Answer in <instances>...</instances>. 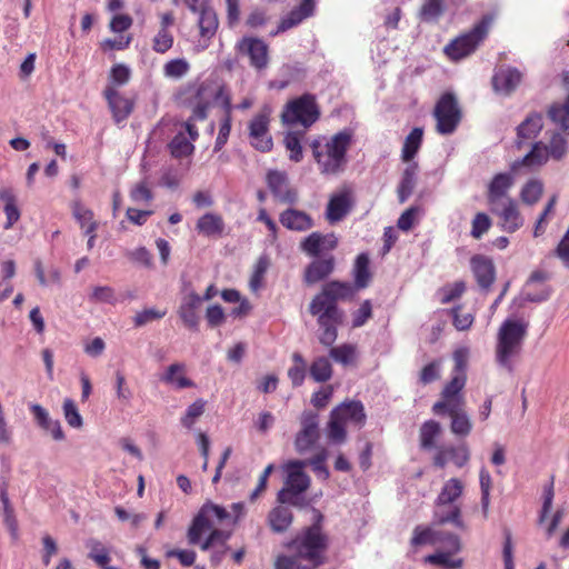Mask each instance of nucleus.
Segmentation results:
<instances>
[{
    "label": "nucleus",
    "mask_w": 569,
    "mask_h": 569,
    "mask_svg": "<svg viewBox=\"0 0 569 569\" xmlns=\"http://www.w3.org/2000/svg\"><path fill=\"white\" fill-rule=\"evenodd\" d=\"M230 519V513L222 506L213 502H206L193 518L188 529V541L190 545H199L202 550L224 546L230 539V532L214 529L216 525Z\"/></svg>",
    "instance_id": "1"
},
{
    "label": "nucleus",
    "mask_w": 569,
    "mask_h": 569,
    "mask_svg": "<svg viewBox=\"0 0 569 569\" xmlns=\"http://www.w3.org/2000/svg\"><path fill=\"white\" fill-rule=\"evenodd\" d=\"M529 323L522 318H507L498 329L495 361L508 373H513L521 356Z\"/></svg>",
    "instance_id": "2"
},
{
    "label": "nucleus",
    "mask_w": 569,
    "mask_h": 569,
    "mask_svg": "<svg viewBox=\"0 0 569 569\" xmlns=\"http://www.w3.org/2000/svg\"><path fill=\"white\" fill-rule=\"evenodd\" d=\"M296 550V556L281 555L276 560V569H306L300 560H308L317 567L323 563V553L327 548V537L322 533L318 525L306 529L299 537L291 542Z\"/></svg>",
    "instance_id": "3"
},
{
    "label": "nucleus",
    "mask_w": 569,
    "mask_h": 569,
    "mask_svg": "<svg viewBox=\"0 0 569 569\" xmlns=\"http://www.w3.org/2000/svg\"><path fill=\"white\" fill-rule=\"evenodd\" d=\"M351 142L350 130H342L329 139L319 138L311 142L312 156L321 174L337 176L343 171Z\"/></svg>",
    "instance_id": "4"
},
{
    "label": "nucleus",
    "mask_w": 569,
    "mask_h": 569,
    "mask_svg": "<svg viewBox=\"0 0 569 569\" xmlns=\"http://www.w3.org/2000/svg\"><path fill=\"white\" fill-rule=\"evenodd\" d=\"M306 467L307 461L300 460H290L283 466L287 477L283 487L278 492L280 503L301 505V495L310 486V477L303 471Z\"/></svg>",
    "instance_id": "5"
},
{
    "label": "nucleus",
    "mask_w": 569,
    "mask_h": 569,
    "mask_svg": "<svg viewBox=\"0 0 569 569\" xmlns=\"http://www.w3.org/2000/svg\"><path fill=\"white\" fill-rule=\"evenodd\" d=\"M320 117V109L316 97L305 93L290 100L283 108L281 120L287 126L311 127Z\"/></svg>",
    "instance_id": "6"
},
{
    "label": "nucleus",
    "mask_w": 569,
    "mask_h": 569,
    "mask_svg": "<svg viewBox=\"0 0 569 569\" xmlns=\"http://www.w3.org/2000/svg\"><path fill=\"white\" fill-rule=\"evenodd\" d=\"M491 18L485 17L469 32L453 39L445 47L446 54L452 61H459L471 54L487 37Z\"/></svg>",
    "instance_id": "7"
},
{
    "label": "nucleus",
    "mask_w": 569,
    "mask_h": 569,
    "mask_svg": "<svg viewBox=\"0 0 569 569\" xmlns=\"http://www.w3.org/2000/svg\"><path fill=\"white\" fill-rule=\"evenodd\" d=\"M433 117L437 120V132L443 136L456 131L461 120V110L452 93H445L438 100Z\"/></svg>",
    "instance_id": "8"
},
{
    "label": "nucleus",
    "mask_w": 569,
    "mask_h": 569,
    "mask_svg": "<svg viewBox=\"0 0 569 569\" xmlns=\"http://www.w3.org/2000/svg\"><path fill=\"white\" fill-rule=\"evenodd\" d=\"M271 109L263 107L249 122V139L251 146L261 152H269L273 141L269 132Z\"/></svg>",
    "instance_id": "9"
},
{
    "label": "nucleus",
    "mask_w": 569,
    "mask_h": 569,
    "mask_svg": "<svg viewBox=\"0 0 569 569\" xmlns=\"http://www.w3.org/2000/svg\"><path fill=\"white\" fill-rule=\"evenodd\" d=\"M187 100L192 106V119L204 120L207 111L213 99L223 96L222 89H217L211 84L200 83L192 86L187 90Z\"/></svg>",
    "instance_id": "10"
},
{
    "label": "nucleus",
    "mask_w": 569,
    "mask_h": 569,
    "mask_svg": "<svg viewBox=\"0 0 569 569\" xmlns=\"http://www.w3.org/2000/svg\"><path fill=\"white\" fill-rule=\"evenodd\" d=\"M549 160L548 147L542 141L532 143L531 149L522 158L513 161L510 166L511 172L526 174L539 170Z\"/></svg>",
    "instance_id": "11"
},
{
    "label": "nucleus",
    "mask_w": 569,
    "mask_h": 569,
    "mask_svg": "<svg viewBox=\"0 0 569 569\" xmlns=\"http://www.w3.org/2000/svg\"><path fill=\"white\" fill-rule=\"evenodd\" d=\"M266 180L269 190L277 201L284 204L298 202V191L290 187L288 174L284 171L269 170Z\"/></svg>",
    "instance_id": "12"
},
{
    "label": "nucleus",
    "mask_w": 569,
    "mask_h": 569,
    "mask_svg": "<svg viewBox=\"0 0 569 569\" xmlns=\"http://www.w3.org/2000/svg\"><path fill=\"white\" fill-rule=\"evenodd\" d=\"M301 429L297 433L295 446L298 452L309 450L320 438L319 418L312 411H305L300 418Z\"/></svg>",
    "instance_id": "13"
},
{
    "label": "nucleus",
    "mask_w": 569,
    "mask_h": 569,
    "mask_svg": "<svg viewBox=\"0 0 569 569\" xmlns=\"http://www.w3.org/2000/svg\"><path fill=\"white\" fill-rule=\"evenodd\" d=\"M236 49L241 56L249 58L253 68L260 70L267 67L269 48L263 40L244 37L237 42Z\"/></svg>",
    "instance_id": "14"
},
{
    "label": "nucleus",
    "mask_w": 569,
    "mask_h": 569,
    "mask_svg": "<svg viewBox=\"0 0 569 569\" xmlns=\"http://www.w3.org/2000/svg\"><path fill=\"white\" fill-rule=\"evenodd\" d=\"M201 296L191 290L182 297L177 311L183 325L193 331H198L199 329V309L201 307Z\"/></svg>",
    "instance_id": "15"
},
{
    "label": "nucleus",
    "mask_w": 569,
    "mask_h": 569,
    "mask_svg": "<svg viewBox=\"0 0 569 569\" xmlns=\"http://www.w3.org/2000/svg\"><path fill=\"white\" fill-rule=\"evenodd\" d=\"M160 24L157 33L152 39V50L163 54L168 52L174 43L172 27L174 24V16L171 11L159 13Z\"/></svg>",
    "instance_id": "16"
},
{
    "label": "nucleus",
    "mask_w": 569,
    "mask_h": 569,
    "mask_svg": "<svg viewBox=\"0 0 569 569\" xmlns=\"http://www.w3.org/2000/svg\"><path fill=\"white\" fill-rule=\"evenodd\" d=\"M72 216L79 223L83 233L88 237L87 248L91 250L96 244L98 222L94 220V214L91 209L82 204L81 201L76 200L71 203Z\"/></svg>",
    "instance_id": "17"
},
{
    "label": "nucleus",
    "mask_w": 569,
    "mask_h": 569,
    "mask_svg": "<svg viewBox=\"0 0 569 569\" xmlns=\"http://www.w3.org/2000/svg\"><path fill=\"white\" fill-rule=\"evenodd\" d=\"M197 12H199L198 26L200 30V40L198 41L197 49L202 51L209 47L210 40L218 30L219 21L214 10L207 7V4L198 9Z\"/></svg>",
    "instance_id": "18"
},
{
    "label": "nucleus",
    "mask_w": 569,
    "mask_h": 569,
    "mask_svg": "<svg viewBox=\"0 0 569 569\" xmlns=\"http://www.w3.org/2000/svg\"><path fill=\"white\" fill-rule=\"evenodd\" d=\"M491 207V212L496 213L501 220V227L507 232H515L523 224V218L521 217L517 202L507 198L505 202Z\"/></svg>",
    "instance_id": "19"
},
{
    "label": "nucleus",
    "mask_w": 569,
    "mask_h": 569,
    "mask_svg": "<svg viewBox=\"0 0 569 569\" xmlns=\"http://www.w3.org/2000/svg\"><path fill=\"white\" fill-rule=\"evenodd\" d=\"M469 459L470 451L468 446L466 443H460L458 446L438 448L433 457V463L439 468H443L449 461H451L455 466L461 468L467 465Z\"/></svg>",
    "instance_id": "20"
},
{
    "label": "nucleus",
    "mask_w": 569,
    "mask_h": 569,
    "mask_svg": "<svg viewBox=\"0 0 569 569\" xmlns=\"http://www.w3.org/2000/svg\"><path fill=\"white\" fill-rule=\"evenodd\" d=\"M543 128V118L541 113H529L526 119L517 127V139L515 146L521 150L529 141L535 140Z\"/></svg>",
    "instance_id": "21"
},
{
    "label": "nucleus",
    "mask_w": 569,
    "mask_h": 569,
    "mask_svg": "<svg viewBox=\"0 0 569 569\" xmlns=\"http://www.w3.org/2000/svg\"><path fill=\"white\" fill-rule=\"evenodd\" d=\"M515 183V178L511 172L497 173L488 186V202L490 206H500L505 202L508 191Z\"/></svg>",
    "instance_id": "22"
},
{
    "label": "nucleus",
    "mask_w": 569,
    "mask_h": 569,
    "mask_svg": "<svg viewBox=\"0 0 569 569\" xmlns=\"http://www.w3.org/2000/svg\"><path fill=\"white\" fill-rule=\"evenodd\" d=\"M104 97L117 123L124 121L133 111V101L121 96L114 87H108Z\"/></svg>",
    "instance_id": "23"
},
{
    "label": "nucleus",
    "mask_w": 569,
    "mask_h": 569,
    "mask_svg": "<svg viewBox=\"0 0 569 569\" xmlns=\"http://www.w3.org/2000/svg\"><path fill=\"white\" fill-rule=\"evenodd\" d=\"M521 72L512 67L500 68L492 78V86L496 92L500 94H510L520 83Z\"/></svg>",
    "instance_id": "24"
},
{
    "label": "nucleus",
    "mask_w": 569,
    "mask_h": 569,
    "mask_svg": "<svg viewBox=\"0 0 569 569\" xmlns=\"http://www.w3.org/2000/svg\"><path fill=\"white\" fill-rule=\"evenodd\" d=\"M30 410L33 413L37 425L46 432L50 433L56 441H62L66 435L62 430L61 422L58 419L51 418L48 410L38 403L30 405Z\"/></svg>",
    "instance_id": "25"
},
{
    "label": "nucleus",
    "mask_w": 569,
    "mask_h": 569,
    "mask_svg": "<svg viewBox=\"0 0 569 569\" xmlns=\"http://www.w3.org/2000/svg\"><path fill=\"white\" fill-rule=\"evenodd\" d=\"M342 422L352 423L357 428H362L366 423L365 407L360 401H346L332 410Z\"/></svg>",
    "instance_id": "26"
},
{
    "label": "nucleus",
    "mask_w": 569,
    "mask_h": 569,
    "mask_svg": "<svg viewBox=\"0 0 569 569\" xmlns=\"http://www.w3.org/2000/svg\"><path fill=\"white\" fill-rule=\"evenodd\" d=\"M351 209V197L347 190L335 193L330 197L326 209V218L330 223L342 220Z\"/></svg>",
    "instance_id": "27"
},
{
    "label": "nucleus",
    "mask_w": 569,
    "mask_h": 569,
    "mask_svg": "<svg viewBox=\"0 0 569 569\" xmlns=\"http://www.w3.org/2000/svg\"><path fill=\"white\" fill-rule=\"evenodd\" d=\"M280 223L288 230L305 232L313 227V219L305 211L289 208L279 216Z\"/></svg>",
    "instance_id": "28"
},
{
    "label": "nucleus",
    "mask_w": 569,
    "mask_h": 569,
    "mask_svg": "<svg viewBox=\"0 0 569 569\" xmlns=\"http://www.w3.org/2000/svg\"><path fill=\"white\" fill-rule=\"evenodd\" d=\"M316 0H302L300 6L289 12V14L283 18L278 26V29L272 32L273 36L283 32L297 24H299L305 19L311 17L315 12Z\"/></svg>",
    "instance_id": "29"
},
{
    "label": "nucleus",
    "mask_w": 569,
    "mask_h": 569,
    "mask_svg": "<svg viewBox=\"0 0 569 569\" xmlns=\"http://www.w3.org/2000/svg\"><path fill=\"white\" fill-rule=\"evenodd\" d=\"M161 381L174 389L194 387V382L186 376V365L182 362L171 363L161 376Z\"/></svg>",
    "instance_id": "30"
},
{
    "label": "nucleus",
    "mask_w": 569,
    "mask_h": 569,
    "mask_svg": "<svg viewBox=\"0 0 569 569\" xmlns=\"http://www.w3.org/2000/svg\"><path fill=\"white\" fill-rule=\"evenodd\" d=\"M342 312L332 316H320L318 318V325L321 329L319 341L326 346L331 347L338 337L337 327L342 321Z\"/></svg>",
    "instance_id": "31"
},
{
    "label": "nucleus",
    "mask_w": 569,
    "mask_h": 569,
    "mask_svg": "<svg viewBox=\"0 0 569 569\" xmlns=\"http://www.w3.org/2000/svg\"><path fill=\"white\" fill-rule=\"evenodd\" d=\"M471 267L478 284L488 289L495 280V268L492 262L481 256H476L471 259Z\"/></svg>",
    "instance_id": "32"
},
{
    "label": "nucleus",
    "mask_w": 569,
    "mask_h": 569,
    "mask_svg": "<svg viewBox=\"0 0 569 569\" xmlns=\"http://www.w3.org/2000/svg\"><path fill=\"white\" fill-rule=\"evenodd\" d=\"M433 522L436 525L451 523L460 530L467 529V526L461 518V509L458 505H448L446 507L436 506L433 512Z\"/></svg>",
    "instance_id": "33"
},
{
    "label": "nucleus",
    "mask_w": 569,
    "mask_h": 569,
    "mask_svg": "<svg viewBox=\"0 0 569 569\" xmlns=\"http://www.w3.org/2000/svg\"><path fill=\"white\" fill-rule=\"evenodd\" d=\"M463 492V483L457 478L447 480L441 491L436 499V506L446 507L448 505H455V502L461 497Z\"/></svg>",
    "instance_id": "34"
},
{
    "label": "nucleus",
    "mask_w": 569,
    "mask_h": 569,
    "mask_svg": "<svg viewBox=\"0 0 569 569\" xmlns=\"http://www.w3.org/2000/svg\"><path fill=\"white\" fill-rule=\"evenodd\" d=\"M224 222L220 214L207 212L197 221V230L207 237L220 236L223 232Z\"/></svg>",
    "instance_id": "35"
},
{
    "label": "nucleus",
    "mask_w": 569,
    "mask_h": 569,
    "mask_svg": "<svg viewBox=\"0 0 569 569\" xmlns=\"http://www.w3.org/2000/svg\"><path fill=\"white\" fill-rule=\"evenodd\" d=\"M418 164L410 162L403 170L400 183L398 186V199L400 203L407 201L412 193L417 180Z\"/></svg>",
    "instance_id": "36"
},
{
    "label": "nucleus",
    "mask_w": 569,
    "mask_h": 569,
    "mask_svg": "<svg viewBox=\"0 0 569 569\" xmlns=\"http://www.w3.org/2000/svg\"><path fill=\"white\" fill-rule=\"evenodd\" d=\"M333 270V258L315 260L306 270L305 279L308 283H316L328 277Z\"/></svg>",
    "instance_id": "37"
},
{
    "label": "nucleus",
    "mask_w": 569,
    "mask_h": 569,
    "mask_svg": "<svg viewBox=\"0 0 569 569\" xmlns=\"http://www.w3.org/2000/svg\"><path fill=\"white\" fill-rule=\"evenodd\" d=\"M310 312L319 318L320 316H332L342 311L338 308L333 299L327 296L322 290L312 299L310 303Z\"/></svg>",
    "instance_id": "38"
},
{
    "label": "nucleus",
    "mask_w": 569,
    "mask_h": 569,
    "mask_svg": "<svg viewBox=\"0 0 569 569\" xmlns=\"http://www.w3.org/2000/svg\"><path fill=\"white\" fill-rule=\"evenodd\" d=\"M268 521L274 532H283L292 522V512L288 507L277 506L269 512Z\"/></svg>",
    "instance_id": "39"
},
{
    "label": "nucleus",
    "mask_w": 569,
    "mask_h": 569,
    "mask_svg": "<svg viewBox=\"0 0 569 569\" xmlns=\"http://www.w3.org/2000/svg\"><path fill=\"white\" fill-rule=\"evenodd\" d=\"M441 426L436 420H428L420 427L419 439L420 447L425 450L436 448V440L441 435Z\"/></svg>",
    "instance_id": "40"
},
{
    "label": "nucleus",
    "mask_w": 569,
    "mask_h": 569,
    "mask_svg": "<svg viewBox=\"0 0 569 569\" xmlns=\"http://www.w3.org/2000/svg\"><path fill=\"white\" fill-rule=\"evenodd\" d=\"M86 547L89 549L88 557L100 568H108V563L111 561L109 549L97 539H88Z\"/></svg>",
    "instance_id": "41"
},
{
    "label": "nucleus",
    "mask_w": 569,
    "mask_h": 569,
    "mask_svg": "<svg viewBox=\"0 0 569 569\" xmlns=\"http://www.w3.org/2000/svg\"><path fill=\"white\" fill-rule=\"evenodd\" d=\"M439 533L440 530H436L428 526H417L413 529V533L411 537V546L412 547H421V546H435L437 547L439 542Z\"/></svg>",
    "instance_id": "42"
},
{
    "label": "nucleus",
    "mask_w": 569,
    "mask_h": 569,
    "mask_svg": "<svg viewBox=\"0 0 569 569\" xmlns=\"http://www.w3.org/2000/svg\"><path fill=\"white\" fill-rule=\"evenodd\" d=\"M355 286L357 289L368 287L371 280V272L369 270V257L367 253H360L353 267Z\"/></svg>",
    "instance_id": "43"
},
{
    "label": "nucleus",
    "mask_w": 569,
    "mask_h": 569,
    "mask_svg": "<svg viewBox=\"0 0 569 569\" xmlns=\"http://www.w3.org/2000/svg\"><path fill=\"white\" fill-rule=\"evenodd\" d=\"M463 407H465L463 396H455V397L442 398L440 401H437L432 407V411L436 415L448 413L451 417V416L465 412Z\"/></svg>",
    "instance_id": "44"
},
{
    "label": "nucleus",
    "mask_w": 569,
    "mask_h": 569,
    "mask_svg": "<svg viewBox=\"0 0 569 569\" xmlns=\"http://www.w3.org/2000/svg\"><path fill=\"white\" fill-rule=\"evenodd\" d=\"M543 193V182L533 178L528 180L520 190V199L528 206L536 204Z\"/></svg>",
    "instance_id": "45"
},
{
    "label": "nucleus",
    "mask_w": 569,
    "mask_h": 569,
    "mask_svg": "<svg viewBox=\"0 0 569 569\" xmlns=\"http://www.w3.org/2000/svg\"><path fill=\"white\" fill-rule=\"evenodd\" d=\"M456 553L437 550L435 553L425 558V561L431 565L440 566L445 569H459L463 565L461 558H456Z\"/></svg>",
    "instance_id": "46"
},
{
    "label": "nucleus",
    "mask_w": 569,
    "mask_h": 569,
    "mask_svg": "<svg viewBox=\"0 0 569 569\" xmlns=\"http://www.w3.org/2000/svg\"><path fill=\"white\" fill-rule=\"evenodd\" d=\"M445 0H423L419 18L423 22H437L445 12Z\"/></svg>",
    "instance_id": "47"
},
{
    "label": "nucleus",
    "mask_w": 569,
    "mask_h": 569,
    "mask_svg": "<svg viewBox=\"0 0 569 569\" xmlns=\"http://www.w3.org/2000/svg\"><path fill=\"white\" fill-rule=\"evenodd\" d=\"M422 134L423 131L421 128H413L407 136L401 152V158L403 161L410 162L417 154L422 142Z\"/></svg>",
    "instance_id": "48"
},
{
    "label": "nucleus",
    "mask_w": 569,
    "mask_h": 569,
    "mask_svg": "<svg viewBox=\"0 0 569 569\" xmlns=\"http://www.w3.org/2000/svg\"><path fill=\"white\" fill-rule=\"evenodd\" d=\"M346 423L339 419L333 411L330 413V419L327 425V437L332 443H343L347 438Z\"/></svg>",
    "instance_id": "49"
},
{
    "label": "nucleus",
    "mask_w": 569,
    "mask_h": 569,
    "mask_svg": "<svg viewBox=\"0 0 569 569\" xmlns=\"http://www.w3.org/2000/svg\"><path fill=\"white\" fill-rule=\"evenodd\" d=\"M311 378L316 382H326L332 376V367L328 358L318 357L313 360L309 369Z\"/></svg>",
    "instance_id": "50"
},
{
    "label": "nucleus",
    "mask_w": 569,
    "mask_h": 569,
    "mask_svg": "<svg viewBox=\"0 0 569 569\" xmlns=\"http://www.w3.org/2000/svg\"><path fill=\"white\" fill-rule=\"evenodd\" d=\"M223 107L226 108L227 114L221 119L219 133L214 142V151H220L227 143L230 131H231V104L228 98L223 99Z\"/></svg>",
    "instance_id": "51"
},
{
    "label": "nucleus",
    "mask_w": 569,
    "mask_h": 569,
    "mask_svg": "<svg viewBox=\"0 0 569 569\" xmlns=\"http://www.w3.org/2000/svg\"><path fill=\"white\" fill-rule=\"evenodd\" d=\"M206 405L207 402L202 398H198L189 405L184 415L180 419L181 425L187 429H191L197 420L203 415Z\"/></svg>",
    "instance_id": "52"
},
{
    "label": "nucleus",
    "mask_w": 569,
    "mask_h": 569,
    "mask_svg": "<svg viewBox=\"0 0 569 569\" xmlns=\"http://www.w3.org/2000/svg\"><path fill=\"white\" fill-rule=\"evenodd\" d=\"M548 116L560 129L569 133V96L563 104H552Z\"/></svg>",
    "instance_id": "53"
},
{
    "label": "nucleus",
    "mask_w": 569,
    "mask_h": 569,
    "mask_svg": "<svg viewBox=\"0 0 569 569\" xmlns=\"http://www.w3.org/2000/svg\"><path fill=\"white\" fill-rule=\"evenodd\" d=\"M269 266L270 261L266 254H262L258 258L249 282L252 291H258L263 286L264 276L269 269Z\"/></svg>",
    "instance_id": "54"
},
{
    "label": "nucleus",
    "mask_w": 569,
    "mask_h": 569,
    "mask_svg": "<svg viewBox=\"0 0 569 569\" xmlns=\"http://www.w3.org/2000/svg\"><path fill=\"white\" fill-rule=\"evenodd\" d=\"M171 154L176 158L189 156L193 152L194 146L188 139L184 132H179L174 136L169 144Z\"/></svg>",
    "instance_id": "55"
},
{
    "label": "nucleus",
    "mask_w": 569,
    "mask_h": 569,
    "mask_svg": "<svg viewBox=\"0 0 569 569\" xmlns=\"http://www.w3.org/2000/svg\"><path fill=\"white\" fill-rule=\"evenodd\" d=\"M322 290L327 296L331 297L336 303L338 299L350 298L355 292L351 283L340 281H331L327 283Z\"/></svg>",
    "instance_id": "56"
},
{
    "label": "nucleus",
    "mask_w": 569,
    "mask_h": 569,
    "mask_svg": "<svg viewBox=\"0 0 569 569\" xmlns=\"http://www.w3.org/2000/svg\"><path fill=\"white\" fill-rule=\"evenodd\" d=\"M190 70V64L184 58L169 60L163 66V76L168 79H180Z\"/></svg>",
    "instance_id": "57"
},
{
    "label": "nucleus",
    "mask_w": 569,
    "mask_h": 569,
    "mask_svg": "<svg viewBox=\"0 0 569 569\" xmlns=\"http://www.w3.org/2000/svg\"><path fill=\"white\" fill-rule=\"evenodd\" d=\"M62 412L67 423L74 429H80L83 426V419L79 412L76 402L66 398L62 405Z\"/></svg>",
    "instance_id": "58"
},
{
    "label": "nucleus",
    "mask_w": 569,
    "mask_h": 569,
    "mask_svg": "<svg viewBox=\"0 0 569 569\" xmlns=\"http://www.w3.org/2000/svg\"><path fill=\"white\" fill-rule=\"evenodd\" d=\"M437 548L446 552L458 553L462 547L458 535L440 530Z\"/></svg>",
    "instance_id": "59"
},
{
    "label": "nucleus",
    "mask_w": 569,
    "mask_h": 569,
    "mask_svg": "<svg viewBox=\"0 0 569 569\" xmlns=\"http://www.w3.org/2000/svg\"><path fill=\"white\" fill-rule=\"evenodd\" d=\"M451 432L458 437H467L472 430V422L467 412L451 416Z\"/></svg>",
    "instance_id": "60"
},
{
    "label": "nucleus",
    "mask_w": 569,
    "mask_h": 569,
    "mask_svg": "<svg viewBox=\"0 0 569 569\" xmlns=\"http://www.w3.org/2000/svg\"><path fill=\"white\" fill-rule=\"evenodd\" d=\"M330 357L343 366H348L353 362L356 358V347L349 343H345L330 349Z\"/></svg>",
    "instance_id": "61"
},
{
    "label": "nucleus",
    "mask_w": 569,
    "mask_h": 569,
    "mask_svg": "<svg viewBox=\"0 0 569 569\" xmlns=\"http://www.w3.org/2000/svg\"><path fill=\"white\" fill-rule=\"evenodd\" d=\"M89 300L98 303L114 305L117 297L113 288L109 286H96L92 288Z\"/></svg>",
    "instance_id": "62"
},
{
    "label": "nucleus",
    "mask_w": 569,
    "mask_h": 569,
    "mask_svg": "<svg viewBox=\"0 0 569 569\" xmlns=\"http://www.w3.org/2000/svg\"><path fill=\"white\" fill-rule=\"evenodd\" d=\"M283 142L286 149L290 152V160L300 162L303 158V153L299 134L297 132H288Z\"/></svg>",
    "instance_id": "63"
},
{
    "label": "nucleus",
    "mask_w": 569,
    "mask_h": 569,
    "mask_svg": "<svg viewBox=\"0 0 569 569\" xmlns=\"http://www.w3.org/2000/svg\"><path fill=\"white\" fill-rule=\"evenodd\" d=\"M327 238L319 232L310 233L302 242L301 249L309 256H317L325 246Z\"/></svg>",
    "instance_id": "64"
}]
</instances>
